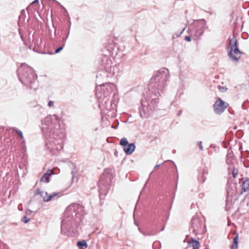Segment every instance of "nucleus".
I'll return each mask as SVG.
<instances>
[{
  "label": "nucleus",
  "instance_id": "f257e3e1",
  "mask_svg": "<svg viewBox=\"0 0 249 249\" xmlns=\"http://www.w3.org/2000/svg\"><path fill=\"white\" fill-rule=\"evenodd\" d=\"M169 77L168 70L163 68L151 78L148 85V91L141 100V105L139 107L140 117L143 119L148 118L158 108V97L164 90Z\"/></svg>",
  "mask_w": 249,
  "mask_h": 249
},
{
  "label": "nucleus",
  "instance_id": "f03ea898",
  "mask_svg": "<svg viewBox=\"0 0 249 249\" xmlns=\"http://www.w3.org/2000/svg\"><path fill=\"white\" fill-rule=\"evenodd\" d=\"M63 214V218H63V223L64 221L65 223L70 222L67 224H70V227L68 228L69 231H73V228L77 227L82 216L84 214V207L79 204L72 203L66 208Z\"/></svg>",
  "mask_w": 249,
  "mask_h": 249
},
{
  "label": "nucleus",
  "instance_id": "7ed1b4c3",
  "mask_svg": "<svg viewBox=\"0 0 249 249\" xmlns=\"http://www.w3.org/2000/svg\"><path fill=\"white\" fill-rule=\"evenodd\" d=\"M18 74L21 82L31 89H36L34 86L36 76L31 68L26 64H22L18 69Z\"/></svg>",
  "mask_w": 249,
  "mask_h": 249
},
{
  "label": "nucleus",
  "instance_id": "20e7f679",
  "mask_svg": "<svg viewBox=\"0 0 249 249\" xmlns=\"http://www.w3.org/2000/svg\"><path fill=\"white\" fill-rule=\"evenodd\" d=\"M193 24L189 27L188 32L193 40H199L203 35L204 32L207 28L205 19L192 20Z\"/></svg>",
  "mask_w": 249,
  "mask_h": 249
},
{
  "label": "nucleus",
  "instance_id": "39448f33",
  "mask_svg": "<svg viewBox=\"0 0 249 249\" xmlns=\"http://www.w3.org/2000/svg\"><path fill=\"white\" fill-rule=\"evenodd\" d=\"M116 89L115 85L110 82H106L96 86L95 95L97 99L110 98L111 93Z\"/></svg>",
  "mask_w": 249,
  "mask_h": 249
},
{
  "label": "nucleus",
  "instance_id": "423d86ee",
  "mask_svg": "<svg viewBox=\"0 0 249 249\" xmlns=\"http://www.w3.org/2000/svg\"><path fill=\"white\" fill-rule=\"evenodd\" d=\"M111 61L107 56H104L101 62V72L96 75V77L108 78L114 74V67L111 66Z\"/></svg>",
  "mask_w": 249,
  "mask_h": 249
},
{
  "label": "nucleus",
  "instance_id": "0eeeda50",
  "mask_svg": "<svg viewBox=\"0 0 249 249\" xmlns=\"http://www.w3.org/2000/svg\"><path fill=\"white\" fill-rule=\"evenodd\" d=\"M227 50L229 58L232 61L237 62L242 52L238 49L237 40L234 36L230 38Z\"/></svg>",
  "mask_w": 249,
  "mask_h": 249
},
{
  "label": "nucleus",
  "instance_id": "6e6552de",
  "mask_svg": "<svg viewBox=\"0 0 249 249\" xmlns=\"http://www.w3.org/2000/svg\"><path fill=\"white\" fill-rule=\"evenodd\" d=\"M107 176L106 172L101 176L98 182L99 196L100 199H104L109 189L111 176Z\"/></svg>",
  "mask_w": 249,
  "mask_h": 249
},
{
  "label": "nucleus",
  "instance_id": "1a4fd4ad",
  "mask_svg": "<svg viewBox=\"0 0 249 249\" xmlns=\"http://www.w3.org/2000/svg\"><path fill=\"white\" fill-rule=\"evenodd\" d=\"M191 227L190 228V231L196 235L200 233L202 231V222L197 216H194L191 221Z\"/></svg>",
  "mask_w": 249,
  "mask_h": 249
},
{
  "label": "nucleus",
  "instance_id": "9d476101",
  "mask_svg": "<svg viewBox=\"0 0 249 249\" xmlns=\"http://www.w3.org/2000/svg\"><path fill=\"white\" fill-rule=\"evenodd\" d=\"M99 102V106L101 108V112L105 111V110L107 111H111L115 107V104L112 103V100H110V98H103L98 99Z\"/></svg>",
  "mask_w": 249,
  "mask_h": 249
},
{
  "label": "nucleus",
  "instance_id": "9b49d317",
  "mask_svg": "<svg viewBox=\"0 0 249 249\" xmlns=\"http://www.w3.org/2000/svg\"><path fill=\"white\" fill-rule=\"evenodd\" d=\"M228 106L229 104L227 103L219 98L213 105L214 112L216 114H221L225 111Z\"/></svg>",
  "mask_w": 249,
  "mask_h": 249
},
{
  "label": "nucleus",
  "instance_id": "f8f14e48",
  "mask_svg": "<svg viewBox=\"0 0 249 249\" xmlns=\"http://www.w3.org/2000/svg\"><path fill=\"white\" fill-rule=\"evenodd\" d=\"M56 171L59 172V169L54 168L53 170H49L47 172L44 174L41 178V181L44 182L48 183L50 181V177L54 174H57Z\"/></svg>",
  "mask_w": 249,
  "mask_h": 249
},
{
  "label": "nucleus",
  "instance_id": "ddd939ff",
  "mask_svg": "<svg viewBox=\"0 0 249 249\" xmlns=\"http://www.w3.org/2000/svg\"><path fill=\"white\" fill-rule=\"evenodd\" d=\"M207 174V171L204 168H199L198 170L197 180L200 183H203L205 181Z\"/></svg>",
  "mask_w": 249,
  "mask_h": 249
},
{
  "label": "nucleus",
  "instance_id": "4468645a",
  "mask_svg": "<svg viewBox=\"0 0 249 249\" xmlns=\"http://www.w3.org/2000/svg\"><path fill=\"white\" fill-rule=\"evenodd\" d=\"M63 162L65 163V167H69L71 170V174L72 176V180L73 179L75 175L77 173V170L75 164L72 162H66L63 160Z\"/></svg>",
  "mask_w": 249,
  "mask_h": 249
},
{
  "label": "nucleus",
  "instance_id": "2eb2a0df",
  "mask_svg": "<svg viewBox=\"0 0 249 249\" xmlns=\"http://www.w3.org/2000/svg\"><path fill=\"white\" fill-rule=\"evenodd\" d=\"M136 146L134 143H129L127 145L123 147V150L127 155H131L135 150Z\"/></svg>",
  "mask_w": 249,
  "mask_h": 249
},
{
  "label": "nucleus",
  "instance_id": "dca6fc26",
  "mask_svg": "<svg viewBox=\"0 0 249 249\" xmlns=\"http://www.w3.org/2000/svg\"><path fill=\"white\" fill-rule=\"evenodd\" d=\"M57 193H54L53 194L48 195L47 192H42L41 196L42 197L43 200L45 201H49L51 200L53 197L56 196Z\"/></svg>",
  "mask_w": 249,
  "mask_h": 249
},
{
  "label": "nucleus",
  "instance_id": "f3484780",
  "mask_svg": "<svg viewBox=\"0 0 249 249\" xmlns=\"http://www.w3.org/2000/svg\"><path fill=\"white\" fill-rule=\"evenodd\" d=\"M249 189V179H246L243 181L242 184L241 193L246 192Z\"/></svg>",
  "mask_w": 249,
  "mask_h": 249
},
{
  "label": "nucleus",
  "instance_id": "a211bd4d",
  "mask_svg": "<svg viewBox=\"0 0 249 249\" xmlns=\"http://www.w3.org/2000/svg\"><path fill=\"white\" fill-rule=\"evenodd\" d=\"M193 247V249H198L200 247V243L199 241H197L194 238H191V242L189 243Z\"/></svg>",
  "mask_w": 249,
  "mask_h": 249
},
{
  "label": "nucleus",
  "instance_id": "6ab92c4d",
  "mask_svg": "<svg viewBox=\"0 0 249 249\" xmlns=\"http://www.w3.org/2000/svg\"><path fill=\"white\" fill-rule=\"evenodd\" d=\"M77 245L80 249H81L87 248L88 247V244L85 240L78 241L77 242Z\"/></svg>",
  "mask_w": 249,
  "mask_h": 249
},
{
  "label": "nucleus",
  "instance_id": "aec40b11",
  "mask_svg": "<svg viewBox=\"0 0 249 249\" xmlns=\"http://www.w3.org/2000/svg\"><path fill=\"white\" fill-rule=\"evenodd\" d=\"M63 17L66 16H68L67 21L68 22V28H69V30L70 29V27H71V22L70 21V17H69V15L67 12V10L65 8V7L64 6L63 7Z\"/></svg>",
  "mask_w": 249,
  "mask_h": 249
},
{
  "label": "nucleus",
  "instance_id": "412c9836",
  "mask_svg": "<svg viewBox=\"0 0 249 249\" xmlns=\"http://www.w3.org/2000/svg\"><path fill=\"white\" fill-rule=\"evenodd\" d=\"M233 244L232 245V249H237V246H238V235H236L233 240Z\"/></svg>",
  "mask_w": 249,
  "mask_h": 249
},
{
  "label": "nucleus",
  "instance_id": "4be33fe9",
  "mask_svg": "<svg viewBox=\"0 0 249 249\" xmlns=\"http://www.w3.org/2000/svg\"><path fill=\"white\" fill-rule=\"evenodd\" d=\"M115 46V44L113 42V41H108L107 47L108 51H110L112 49H114V47Z\"/></svg>",
  "mask_w": 249,
  "mask_h": 249
},
{
  "label": "nucleus",
  "instance_id": "5701e85b",
  "mask_svg": "<svg viewBox=\"0 0 249 249\" xmlns=\"http://www.w3.org/2000/svg\"><path fill=\"white\" fill-rule=\"evenodd\" d=\"M129 144L126 138H122L120 142V144L123 146V147Z\"/></svg>",
  "mask_w": 249,
  "mask_h": 249
},
{
  "label": "nucleus",
  "instance_id": "b1692460",
  "mask_svg": "<svg viewBox=\"0 0 249 249\" xmlns=\"http://www.w3.org/2000/svg\"><path fill=\"white\" fill-rule=\"evenodd\" d=\"M232 157V154L228 153L227 155L226 162L228 164H230L232 163L231 157Z\"/></svg>",
  "mask_w": 249,
  "mask_h": 249
},
{
  "label": "nucleus",
  "instance_id": "393cba45",
  "mask_svg": "<svg viewBox=\"0 0 249 249\" xmlns=\"http://www.w3.org/2000/svg\"><path fill=\"white\" fill-rule=\"evenodd\" d=\"M159 231H150L148 232L147 233H143V234L144 236H153L156 235L157 233H158Z\"/></svg>",
  "mask_w": 249,
  "mask_h": 249
},
{
  "label": "nucleus",
  "instance_id": "a878e982",
  "mask_svg": "<svg viewBox=\"0 0 249 249\" xmlns=\"http://www.w3.org/2000/svg\"><path fill=\"white\" fill-rule=\"evenodd\" d=\"M12 129L16 132L19 135V136L20 137L21 139H23V134H22V132L19 130H18L17 128H12Z\"/></svg>",
  "mask_w": 249,
  "mask_h": 249
},
{
  "label": "nucleus",
  "instance_id": "bb28decb",
  "mask_svg": "<svg viewBox=\"0 0 249 249\" xmlns=\"http://www.w3.org/2000/svg\"><path fill=\"white\" fill-rule=\"evenodd\" d=\"M62 50V45H61V46H60L59 48H58L57 49H56L54 52V53H49L50 54H56L57 53H59L60 52H61V51Z\"/></svg>",
  "mask_w": 249,
  "mask_h": 249
},
{
  "label": "nucleus",
  "instance_id": "cd10ccee",
  "mask_svg": "<svg viewBox=\"0 0 249 249\" xmlns=\"http://www.w3.org/2000/svg\"><path fill=\"white\" fill-rule=\"evenodd\" d=\"M38 3H39V1H38V0H34L33 2H32L31 3V4H30L28 7H27V9H27V10L28 11H29V9L31 8V7L32 5H33V4H38Z\"/></svg>",
  "mask_w": 249,
  "mask_h": 249
},
{
  "label": "nucleus",
  "instance_id": "c85d7f7f",
  "mask_svg": "<svg viewBox=\"0 0 249 249\" xmlns=\"http://www.w3.org/2000/svg\"><path fill=\"white\" fill-rule=\"evenodd\" d=\"M238 169H236V168H234L232 170V176L234 178H235L236 176V175H237L238 174Z\"/></svg>",
  "mask_w": 249,
  "mask_h": 249
},
{
  "label": "nucleus",
  "instance_id": "c756f323",
  "mask_svg": "<svg viewBox=\"0 0 249 249\" xmlns=\"http://www.w3.org/2000/svg\"><path fill=\"white\" fill-rule=\"evenodd\" d=\"M22 221L25 223H27L30 221V219L28 218L26 216H24L23 217Z\"/></svg>",
  "mask_w": 249,
  "mask_h": 249
},
{
  "label": "nucleus",
  "instance_id": "7c9ffc66",
  "mask_svg": "<svg viewBox=\"0 0 249 249\" xmlns=\"http://www.w3.org/2000/svg\"><path fill=\"white\" fill-rule=\"evenodd\" d=\"M197 145L198 146V147L201 151L203 150V147L202 146V142L201 141L197 142Z\"/></svg>",
  "mask_w": 249,
  "mask_h": 249
},
{
  "label": "nucleus",
  "instance_id": "2f4dec72",
  "mask_svg": "<svg viewBox=\"0 0 249 249\" xmlns=\"http://www.w3.org/2000/svg\"><path fill=\"white\" fill-rule=\"evenodd\" d=\"M185 29V28H184L180 32L178 33H176L173 36V37H174V36H176V37H178L179 36L183 33V32L184 31Z\"/></svg>",
  "mask_w": 249,
  "mask_h": 249
},
{
  "label": "nucleus",
  "instance_id": "473e14b6",
  "mask_svg": "<svg viewBox=\"0 0 249 249\" xmlns=\"http://www.w3.org/2000/svg\"><path fill=\"white\" fill-rule=\"evenodd\" d=\"M192 38V36H191L190 35H189V36H186L185 37V40L187 41H189V42H190L191 41Z\"/></svg>",
  "mask_w": 249,
  "mask_h": 249
},
{
  "label": "nucleus",
  "instance_id": "72a5a7b5",
  "mask_svg": "<svg viewBox=\"0 0 249 249\" xmlns=\"http://www.w3.org/2000/svg\"><path fill=\"white\" fill-rule=\"evenodd\" d=\"M54 105V102L53 101H50L49 102H48V107H53Z\"/></svg>",
  "mask_w": 249,
  "mask_h": 249
},
{
  "label": "nucleus",
  "instance_id": "f704fd0d",
  "mask_svg": "<svg viewBox=\"0 0 249 249\" xmlns=\"http://www.w3.org/2000/svg\"><path fill=\"white\" fill-rule=\"evenodd\" d=\"M219 89L221 90L222 92H225L227 90V89L226 88H225L224 87H220L219 86Z\"/></svg>",
  "mask_w": 249,
  "mask_h": 249
},
{
  "label": "nucleus",
  "instance_id": "c9c22d12",
  "mask_svg": "<svg viewBox=\"0 0 249 249\" xmlns=\"http://www.w3.org/2000/svg\"><path fill=\"white\" fill-rule=\"evenodd\" d=\"M42 192L39 189H37L36 195H40L41 196Z\"/></svg>",
  "mask_w": 249,
  "mask_h": 249
},
{
  "label": "nucleus",
  "instance_id": "e433bc0d",
  "mask_svg": "<svg viewBox=\"0 0 249 249\" xmlns=\"http://www.w3.org/2000/svg\"><path fill=\"white\" fill-rule=\"evenodd\" d=\"M228 205H229V202H228L227 201V202H226V209L227 210H228L229 209H230V207H229Z\"/></svg>",
  "mask_w": 249,
  "mask_h": 249
},
{
  "label": "nucleus",
  "instance_id": "4c0bfd02",
  "mask_svg": "<svg viewBox=\"0 0 249 249\" xmlns=\"http://www.w3.org/2000/svg\"><path fill=\"white\" fill-rule=\"evenodd\" d=\"M182 113V110H179L178 113H177V116H180Z\"/></svg>",
  "mask_w": 249,
  "mask_h": 249
},
{
  "label": "nucleus",
  "instance_id": "58836bf2",
  "mask_svg": "<svg viewBox=\"0 0 249 249\" xmlns=\"http://www.w3.org/2000/svg\"><path fill=\"white\" fill-rule=\"evenodd\" d=\"M32 211H31V210H27V211H26V213L27 214H29V213H32Z\"/></svg>",
  "mask_w": 249,
  "mask_h": 249
},
{
  "label": "nucleus",
  "instance_id": "ea45409f",
  "mask_svg": "<svg viewBox=\"0 0 249 249\" xmlns=\"http://www.w3.org/2000/svg\"><path fill=\"white\" fill-rule=\"evenodd\" d=\"M204 196V194H203V193H201V194H199V197L200 198H202V197H203V196Z\"/></svg>",
  "mask_w": 249,
  "mask_h": 249
},
{
  "label": "nucleus",
  "instance_id": "a19ab883",
  "mask_svg": "<svg viewBox=\"0 0 249 249\" xmlns=\"http://www.w3.org/2000/svg\"><path fill=\"white\" fill-rule=\"evenodd\" d=\"M160 166V164H157L154 167V169H156Z\"/></svg>",
  "mask_w": 249,
  "mask_h": 249
},
{
  "label": "nucleus",
  "instance_id": "79ce46f5",
  "mask_svg": "<svg viewBox=\"0 0 249 249\" xmlns=\"http://www.w3.org/2000/svg\"><path fill=\"white\" fill-rule=\"evenodd\" d=\"M118 124L116 126H112V127L114 129H116L118 127Z\"/></svg>",
  "mask_w": 249,
  "mask_h": 249
},
{
  "label": "nucleus",
  "instance_id": "37998d69",
  "mask_svg": "<svg viewBox=\"0 0 249 249\" xmlns=\"http://www.w3.org/2000/svg\"><path fill=\"white\" fill-rule=\"evenodd\" d=\"M69 35V31H68V32L66 35V38L65 40H66L68 38Z\"/></svg>",
  "mask_w": 249,
  "mask_h": 249
},
{
  "label": "nucleus",
  "instance_id": "c03bdc74",
  "mask_svg": "<svg viewBox=\"0 0 249 249\" xmlns=\"http://www.w3.org/2000/svg\"><path fill=\"white\" fill-rule=\"evenodd\" d=\"M53 116L55 117V118L56 119V120H58V117L56 115H54Z\"/></svg>",
  "mask_w": 249,
  "mask_h": 249
},
{
  "label": "nucleus",
  "instance_id": "a18cd8bd",
  "mask_svg": "<svg viewBox=\"0 0 249 249\" xmlns=\"http://www.w3.org/2000/svg\"><path fill=\"white\" fill-rule=\"evenodd\" d=\"M18 209H19V210H22V209H21V207H20V205H18Z\"/></svg>",
  "mask_w": 249,
  "mask_h": 249
},
{
  "label": "nucleus",
  "instance_id": "49530a36",
  "mask_svg": "<svg viewBox=\"0 0 249 249\" xmlns=\"http://www.w3.org/2000/svg\"><path fill=\"white\" fill-rule=\"evenodd\" d=\"M18 209H19V210H22V209H21V207H20V205H18Z\"/></svg>",
  "mask_w": 249,
  "mask_h": 249
},
{
  "label": "nucleus",
  "instance_id": "de8ad7c7",
  "mask_svg": "<svg viewBox=\"0 0 249 249\" xmlns=\"http://www.w3.org/2000/svg\"><path fill=\"white\" fill-rule=\"evenodd\" d=\"M50 117H47L46 118L45 120H49L50 119Z\"/></svg>",
  "mask_w": 249,
  "mask_h": 249
},
{
  "label": "nucleus",
  "instance_id": "09e8293b",
  "mask_svg": "<svg viewBox=\"0 0 249 249\" xmlns=\"http://www.w3.org/2000/svg\"><path fill=\"white\" fill-rule=\"evenodd\" d=\"M61 229H62V221L61 222Z\"/></svg>",
  "mask_w": 249,
  "mask_h": 249
},
{
  "label": "nucleus",
  "instance_id": "8fccbe9b",
  "mask_svg": "<svg viewBox=\"0 0 249 249\" xmlns=\"http://www.w3.org/2000/svg\"><path fill=\"white\" fill-rule=\"evenodd\" d=\"M164 230V227H163V228H161V230H160V231H163Z\"/></svg>",
  "mask_w": 249,
  "mask_h": 249
},
{
  "label": "nucleus",
  "instance_id": "3c124183",
  "mask_svg": "<svg viewBox=\"0 0 249 249\" xmlns=\"http://www.w3.org/2000/svg\"><path fill=\"white\" fill-rule=\"evenodd\" d=\"M60 149L62 148V145H60Z\"/></svg>",
  "mask_w": 249,
  "mask_h": 249
},
{
  "label": "nucleus",
  "instance_id": "603ef678",
  "mask_svg": "<svg viewBox=\"0 0 249 249\" xmlns=\"http://www.w3.org/2000/svg\"><path fill=\"white\" fill-rule=\"evenodd\" d=\"M23 12H24V10H22L21 13H22Z\"/></svg>",
  "mask_w": 249,
  "mask_h": 249
},
{
  "label": "nucleus",
  "instance_id": "864d4df0",
  "mask_svg": "<svg viewBox=\"0 0 249 249\" xmlns=\"http://www.w3.org/2000/svg\"><path fill=\"white\" fill-rule=\"evenodd\" d=\"M190 21H191V20L188 21V23H189L190 22Z\"/></svg>",
  "mask_w": 249,
  "mask_h": 249
},
{
  "label": "nucleus",
  "instance_id": "5fc2aeb1",
  "mask_svg": "<svg viewBox=\"0 0 249 249\" xmlns=\"http://www.w3.org/2000/svg\"><path fill=\"white\" fill-rule=\"evenodd\" d=\"M64 41V39H63V42ZM63 46H64V44H63Z\"/></svg>",
  "mask_w": 249,
  "mask_h": 249
},
{
  "label": "nucleus",
  "instance_id": "6e6d98bb",
  "mask_svg": "<svg viewBox=\"0 0 249 249\" xmlns=\"http://www.w3.org/2000/svg\"><path fill=\"white\" fill-rule=\"evenodd\" d=\"M71 184H72V182L71 183V184H70V186H71Z\"/></svg>",
  "mask_w": 249,
  "mask_h": 249
},
{
  "label": "nucleus",
  "instance_id": "4d7b16f0",
  "mask_svg": "<svg viewBox=\"0 0 249 249\" xmlns=\"http://www.w3.org/2000/svg\"><path fill=\"white\" fill-rule=\"evenodd\" d=\"M71 184H72V182L71 183V184H70V186H71Z\"/></svg>",
  "mask_w": 249,
  "mask_h": 249
},
{
  "label": "nucleus",
  "instance_id": "13d9d810",
  "mask_svg": "<svg viewBox=\"0 0 249 249\" xmlns=\"http://www.w3.org/2000/svg\"><path fill=\"white\" fill-rule=\"evenodd\" d=\"M204 249H208L207 248H205Z\"/></svg>",
  "mask_w": 249,
  "mask_h": 249
}]
</instances>
